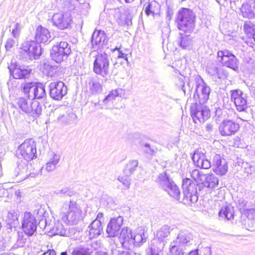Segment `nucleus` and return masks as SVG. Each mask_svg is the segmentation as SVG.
<instances>
[{"label": "nucleus", "mask_w": 255, "mask_h": 255, "mask_svg": "<svg viewBox=\"0 0 255 255\" xmlns=\"http://www.w3.org/2000/svg\"><path fill=\"white\" fill-rule=\"evenodd\" d=\"M212 162L207 158L205 153L201 150H196L192 156L194 164L203 169H209L212 167L213 171L217 175L223 176L228 171L227 162L225 158L218 154L214 153Z\"/></svg>", "instance_id": "f257e3e1"}, {"label": "nucleus", "mask_w": 255, "mask_h": 255, "mask_svg": "<svg viewBox=\"0 0 255 255\" xmlns=\"http://www.w3.org/2000/svg\"><path fill=\"white\" fill-rule=\"evenodd\" d=\"M146 238L143 230L138 229L132 233L128 227L123 228L119 237L122 247L129 250H132L134 247L140 246L145 242Z\"/></svg>", "instance_id": "f03ea898"}, {"label": "nucleus", "mask_w": 255, "mask_h": 255, "mask_svg": "<svg viewBox=\"0 0 255 255\" xmlns=\"http://www.w3.org/2000/svg\"><path fill=\"white\" fill-rule=\"evenodd\" d=\"M60 214L62 220L70 225H76L83 219L80 207L73 201H67L62 204Z\"/></svg>", "instance_id": "7ed1b4c3"}, {"label": "nucleus", "mask_w": 255, "mask_h": 255, "mask_svg": "<svg viewBox=\"0 0 255 255\" xmlns=\"http://www.w3.org/2000/svg\"><path fill=\"white\" fill-rule=\"evenodd\" d=\"M195 17V13L191 10L181 8L176 17L178 28L185 32L191 33L194 29Z\"/></svg>", "instance_id": "20e7f679"}, {"label": "nucleus", "mask_w": 255, "mask_h": 255, "mask_svg": "<svg viewBox=\"0 0 255 255\" xmlns=\"http://www.w3.org/2000/svg\"><path fill=\"white\" fill-rule=\"evenodd\" d=\"M41 54L40 46L33 40L24 41L18 50L19 58L23 61L38 59Z\"/></svg>", "instance_id": "39448f33"}, {"label": "nucleus", "mask_w": 255, "mask_h": 255, "mask_svg": "<svg viewBox=\"0 0 255 255\" xmlns=\"http://www.w3.org/2000/svg\"><path fill=\"white\" fill-rule=\"evenodd\" d=\"M160 187L172 197L180 201V192L177 186L170 179L166 172L160 173L156 180Z\"/></svg>", "instance_id": "423d86ee"}, {"label": "nucleus", "mask_w": 255, "mask_h": 255, "mask_svg": "<svg viewBox=\"0 0 255 255\" xmlns=\"http://www.w3.org/2000/svg\"><path fill=\"white\" fill-rule=\"evenodd\" d=\"M19 158H23L28 162L37 157L36 143L32 139H27L21 144L16 150Z\"/></svg>", "instance_id": "0eeeda50"}, {"label": "nucleus", "mask_w": 255, "mask_h": 255, "mask_svg": "<svg viewBox=\"0 0 255 255\" xmlns=\"http://www.w3.org/2000/svg\"><path fill=\"white\" fill-rule=\"evenodd\" d=\"M71 53V45L66 41H61L53 45L50 51V57L55 62L60 63L67 60Z\"/></svg>", "instance_id": "6e6552de"}, {"label": "nucleus", "mask_w": 255, "mask_h": 255, "mask_svg": "<svg viewBox=\"0 0 255 255\" xmlns=\"http://www.w3.org/2000/svg\"><path fill=\"white\" fill-rule=\"evenodd\" d=\"M93 71L104 78L110 74V60L107 54L103 52L96 55L93 63Z\"/></svg>", "instance_id": "1a4fd4ad"}, {"label": "nucleus", "mask_w": 255, "mask_h": 255, "mask_svg": "<svg viewBox=\"0 0 255 255\" xmlns=\"http://www.w3.org/2000/svg\"><path fill=\"white\" fill-rule=\"evenodd\" d=\"M22 91L29 99H42L46 96L45 86L40 83H25L23 85Z\"/></svg>", "instance_id": "9d476101"}, {"label": "nucleus", "mask_w": 255, "mask_h": 255, "mask_svg": "<svg viewBox=\"0 0 255 255\" xmlns=\"http://www.w3.org/2000/svg\"><path fill=\"white\" fill-rule=\"evenodd\" d=\"M194 81L196 84V92L194 94V98L200 103H206L209 98L210 88L204 82L200 76H194Z\"/></svg>", "instance_id": "9b49d317"}, {"label": "nucleus", "mask_w": 255, "mask_h": 255, "mask_svg": "<svg viewBox=\"0 0 255 255\" xmlns=\"http://www.w3.org/2000/svg\"><path fill=\"white\" fill-rule=\"evenodd\" d=\"M182 188L184 197L181 202L185 204L195 203L198 200L196 184L191 183L189 179H186L183 181Z\"/></svg>", "instance_id": "f8f14e48"}, {"label": "nucleus", "mask_w": 255, "mask_h": 255, "mask_svg": "<svg viewBox=\"0 0 255 255\" xmlns=\"http://www.w3.org/2000/svg\"><path fill=\"white\" fill-rule=\"evenodd\" d=\"M204 104L198 103L197 101H196V103L191 107V115L193 120L195 123H197V122L204 123L210 117V110L204 105Z\"/></svg>", "instance_id": "ddd939ff"}, {"label": "nucleus", "mask_w": 255, "mask_h": 255, "mask_svg": "<svg viewBox=\"0 0 255 255\" xmlns=\"http://www.w3.org/2000/svg\"><path fill=\"white\" fill-rule=\"evenodd\" d=\"M217 60L225 66L234 70L238 69L237 58L228 50L219 51L217 53Z\"/></svg>", "instance_id": "4468645a"}, {"label": "nucleus", "mask_w": 255, "mask_h": 255, "mask_svg": "<svg viewBox=\"0 0 255 255\" xmlns=\"http://www.w3.org/2000/svg\"><path fill=\"white\" fill-rule=\"evenodd\" d=\"M49 95L51 98L61 100L67 93V88L65 84L60 81H53L49 85Z\"/></svg>", "instance_id": "2eb2a0df"}, {"label": "nucleus", "mask_w": 255, "mask_h": 255, "mask_svg": "<svg viewBox=\"0 0 255 255\" xmlns=\"http://www.w3.org/2000/svg\"><path fill=\"white\" fill-rule=\"evenodd\" d=\"M36 220L34 216L30 212H25L22 222V228L24 233L28 236H32L36 232Z\"/></svg>", "instance_id": "dca6fc26"}, {"label": "nucleus", "mask_w": 255, "mask_h": 255, "mask_svg": "<svg viewBox=\"0 0 255 255\" xmlns=\"http://www.w3.org/2000/svg\"><path fill=\"white\" fill-rule=\"evenodd\" d=\"M239 125L235 122L224 120L219 127V131L222 136H230L234 134L239 129Z\"/></svg>", "instance_id": "f3484780"}, {"label": "nucleus", "mask_w": 255, "mask_h": 255, "mask_svg": "<svg viewBox=\"0 0 255 255\" xmlns=\"http://www.w3.org/2000/svg\"><path fill=\"white\" fill-rule=\"evenodd\" d=\"M231 100L235 104L237 110L242 112L247 108V101L246 95L240 90H235L231 91Z\"/></svg>", "instance_id": "a211bd4d"}, {"label": "nucleus", "mask_w": 255, "mask_h": 255, "mask_svg": "<svg viewBox=\"0 0 255 255\" xmlns=\"http://www.w3.org/2000/svg\"><path fill=\"white\" fill-rule=\"evenodd\" d=\"M124 222L122 216H119L111 219L108 223L106 229V233L108 237H115L119 234Z\"/></svg>", "instance_id": "6ab92c4d"}, {"label": "nucleus", "mask_w": 255, "mask_h": 255, "mask_svg": "<svg viewBox=\"0 0 255 255\" xmlns=\"http://www.w3.org/2000/svg\"><path fill=\"white\" fill-rule=\"evenodd\" d=\"M53 25L60 29L67 28L71 24L72 17L69 14L55 13L52 17Z\"/></svg>", "instance_id": "aec40b11"}, {"label": "nucleus", "mask_w": 255, "mask_h": 255, "mask_svg": "<svg viewBox=\"0 0 255 255\" xmlns=\"http://www.w3.org/2000/svg\"><path fill=\"white\" fill-rule=\"evenodd\" d=\"M30 174L28 170L27 163L26 162H17V165L15 168L13 177L16 182H18L26 179Z\"/></svg>", "instance_id": "412c9836"}, {"label": "nucleus", "mask_w": 255, "mask_h": 255, "mask_svg": "<svg viewBox=\"0 0 255 255\" xmlns=\"http://www.w3.org/2000/svg\"><path fill=\"white\" fill-rule=\"evenodd\" d=\"M91 42L95 49L100 48L106 45L108 42V39L105 32L95 30L92 34Z\"/></svg>", "instance_id": "4be33fe9"}, {"label": "nucleus", "mask_w": 255, "mask_h": 255, "mask_svg": "<svg viewBox=\"0 0 255 255\" xmlns=\"http://www.w3.org/2000/svg\"><path fill=\"white\" fill-rule=\"evenodd\" d=\"M193 240L192 234L186 230H181L178 234L176 239L172 242L179 246H189Z\"/></svg>", "instance_id": "5701e85b"}, {"label": "nucleus", "mask_w": 255, "mask_h": 255, "mask_svg": "<svg viewBox=\"0 0 255 255\" xmlns=\"http://www.w3.org/2000/svg\"><path fill=\"white\" fill-rule=\"evenodd\" d=\"M57 117V121L64 124H69L72 121L75 120L77 116L76 114L72 112H61L59 110H55L52 114L50 115V117L52 116Z\"/></svg>", "instance_id": "b1692460"}, {"label": "nucleus", "mask_w": 255, "mask_h": 255, "mask_svg": "<svg viewBox=\"0 0 255 255\" xmlns=\"http://www.w3.org/2000/svg\"><path fill=\"white\" fill-rule=\"evenodd\" d=\"M12 67H14V66H10L9 69L11 75H12L14 79H25L29 77L31 71V70L29 68L25 67L24 66H20L17 67L16 66L12 69Z\"/></svg>", "instance_id": "393cba45"}, {"label": "nucleus", "mask_w": 255, "mask_h": 255, "mask_svg": "<svg viewBox=\"0 0 255 255\" xmlns=\"http://www.w3.org/2000/svg\"><path fill=\"white\" fill-rule=\"evenodd\" d=\"M51 35L48 29L41 25L38 26L36 29L35 39L36 43H46L50 41Z\"/></svg>", "instance_id": "a878e982"}, {"label": "nucleus", "mask_w": 255, "mask_h": 255, "mask_svg": "<svg viewBox=\"0 0 255 255\" xmlns=\"http://www.w3.org/2000/svg\"><path fill=\"white\" fill-rule=\"evenodd\" d=\"M241 12L244 17L252 18L255 16V0H247L241 8Z\"/></svg>", "instance_id": "bb28decb"}, {"label": "nucleus", "mask_w": 255, "mask_h": 255, "mask_svg": "<svg viewBox=\"0 0 255 255\" xmlns=\"http://www.w3.org/2000/svg\"><path fill=\"white\" fill-rule=\"evenodd\" d=\"M90 238H95L100 236L103 232V227L101 222L94 220L89 226Z\"/></svg>", "instance_id": "cd10ccee"}, {"label": "nucleus", "mask_w": 255, "mask_h": 255, "mask_svg": "<svg viewBox=\"0 0 255 255\" xmlns=\"http://www.w3.org/2000/svg\"><path fill=\"white\" fill-rule=\"evenodd\" d=\"M245 32L249 39L247 43L254 44L255 42V25L253 24L251 21H245L244 25Z\"/></svg>", "instance_id": "c85d7f7f"}, {"label": "nucleus", "mask_w": 255, "mask_h": 255, "mask_svg": "<svg viewBox=\"0 0 255 255\" xmlns=\"http://www.w3.org/2000/svg\"><path fill=\"white\" fill-rule=\"evenodd\" d=\"M201 183L204 184L205 187L212 189L218 186L219 180L213 174H205Z\"/></svg>", "instance_id": "c756f323"}, {"label": "nucleus", "mask_w": 255, "mask_h": 255, "mask_svg": "<svg viewBox=\"0 0 255 255\" xmlns=\"http://www.w3.org/2000/svg\"><path fill=\"white\" fill-rule=\"evenodd\" d=\"M60 156L54 153H53L49 158L48 161L46 163L45 169L48 172L53 171L59 163Z\"/></svg>", "instance_id": "7c9ffc66"}, {"label": "nucleus", "mask_w": 255, "mask_h": 255, "mask_svg": "<svg viewBox=\"0 0 255 255\" xmlns=\"http://www.w3.org/2000/svg\"><path fill=\"white\" fill-rule=\"evenodd\" d=\"M207 71L214 81H216L218 79H221L222 77L221 71L216 64H212L208 66L207 68Z\"/></svg>", "instance_id": "2f4dec72"}, {"label": "nucleus", "mask_w": 255, "mask_h": 255, "mask_svg": "<svg viewBox=\"0 0 255 255\" xmlns=\"http://www.w3.org/2000/svg\"><path fill=\"white\" fill-rule=\"evenodd\" d=\"M234 208L231 206H227L222 208L219 215L220 218H222L227 220H231L234 217Z\"/></svg>", "instance_id": "473e14b6"}, {"label": "nucleus", "mask_w": 255, "mask_h": 255, "mask_svg": "<svg viewBox=\"0 0 255 255\" xmlns=\"http://www.w3.org/2000/svg\"><path fill=\"white\" fill-rule=\"evenodd\" d=\"M51 232L55 235H59L61 236H67L69 233L64 228L62 224L59 221H57L54 224V226L51 230Z\"/></svg>", "instance_id": "72a5a7b5"}, {"label": "nucleus", "mask_w": 255, "mask_h": 255, "mask_svg": "<svg viewBox=\"0 0 255 255\" xmlns=\"http://www.w3.org/2000/svg\"><path fill=\"white\" fill-rule=\"evenodd\" d=\"M18 217L14 211H10L7 213L6 221L9 228H15L18 224Z\"/></svg>", "instance_id": "f704fd0d"}, {"label": "nucleus", "mask_w": 255, "mask_h": 255, "mask_svg": "<svg viewBox=\"0 0 255 255\" xmlns=\"http://www.w3.org/2000/svg\"><path fill=\"white\" fill-rule=\"evenodd\" d=\"M88 87L91 93L94 95L98 94L102 91V86L96 80L91 79L88 83Z\"/></svg>", "instance_id": "c9c22d12"}, {"label": "nucleus", "mask_w": 255, "mask_h": 255, "mask_svg": "<svg viewBox=\"0 0 255 255\" xmlns=\"http://www.w3.org/2000/svg\"><path fill=\"white\" fill-rule=\"evenodd\" d=\"M31 101L21 97L16 99V104L18 107L24 113L28 114L31 111L30 108Z\"/></svg>", "instance_id": "e433bc0d"}, {"label": "nucleus", "mask_w": 255, "mask_h": 255, "mask_svg": "<svg viewBox=\"0 0 255 255\" xmlns=\"http://www.w3.org/2000/svg\"><path fill=\"white\" fill-rule=\"evenodd\" d=\"M77 0H66L62 4V11L64 14H69L70 15V12L74 10L75 8V1Z\"/></svg>", "instance_id": "4c0bfd02"}, {"label": "nucleus", "mask_w": 255, "mask_h": 255, "mask_svg": "<svg viewBox=\"0 0 255 255\" xmlns=\"http://www.w3.org/2000/svg\"><path fill=\"white\" fill-rule=\"evenodd\" d=\"M122 92L123 90L121 89H118L112 91L109 93V94L104 99L103 103L106 105L109 104L110 103L113 102V101L115 100L116 97L118 96H121Z\"/></svg>", "instance_id": "58836bf2"}, {"label": "nucleus", "mask_w": 255, "mask_h": 255, "mask_svg": "<svg viewBox=\"0 0 255 255\" xmlns=\"http://www.w3.org/2000/svg\"><path fill=\"white\" fill-rule=\"evenodd\" d=\"M138 166V161L136 160H132L128 161L124 170V172L127 176L132 174Z\"/></svg>", "instance_id": "ea45409f"}, {"label": "nucleus", "mask_w": 255, "mask_h": 255, "mask_svg": "<svg viewBox=\"0 0 255 255\" xmlns=\"http://www.w3.org/2000/svg\"><path fill=\"white\" fill-rule=\"evenodd\" d=\"M171 229L170 227L168 225L162 226L157 232V237L161 240L167 238L170 235Z\"/></svg>", "instance_id": "a19ab883"}, {"label": "nucleus", "mask_w": 255, "mask_h": 255, "mask_svg": "<svg viewBox=\"0 0 255 255\" xmlns=\"http://www.w3.org/2000/svg\"><path fill=\"white\" fill-rule=\"evenodd\" d=\"M30 108L31 111H30L28 114H31L32 116L34 115H39L42 111L41 107L40 106L39 103L36 101L31 102Z\"/></svg>", "instance_id": "79ce46f5"}, {"label": "nucleus", "mask_w": 255, "mask_h": 255, "mask_svg": "<svg viewBox=\"0 0 255 255\" xmlns=\"http://www.w3.org/2000/svg\"><path fill=\"white\" fill-rule=\"evenodd\" d=\"M181 246H179L171 242L169 246V255H184L183 250L180 248Z\"/></svg>", "instance_id": "37998d69"}, {"label": "nucleus", "mask_w": 255, "mask_h": 255, "mask_svg": "<svg viewBox=\"0 0 255 255\" xmlns=\"http://www.w3.org/2000/svg\"><path fill=\"white\" fill-rule=\"evenodd\" d=\"M180 36V40L179 41L180 46L183 49H186L190 47L191 45V38L186 35H183L181 34Z\"/></svg>", "instance_id": "c03bdc74"}, {"label": "nucleus", "mask_w": 255, "mask_h": 255, "mask_svg": "<svg viewBox=\"0 0 255 255\" xmlns=\"http://www.w3.org/2000/svg\"><path fill=\"white\" fill-rule=\"evenodd\" d=\"M237 203L238 208L243 211H246L251 206L248 200L244 198H239Z\"/></svg>", "instance_id": "a18cd8bd"}, {"label": "nucleus", "mask_w": 255, "mask_h": 255, "mask_svg": "<svg viewBox=\"0 0 255 255\" xmlns=\"http://www.w3.org/2000/svg\"><path fill=\"white\" fill-rule=\"evenodd\" d=\"M190 175L197 183H201L203 181L205 174L200 172L198 169H195L191 172Z\"/></svg>", "instance_id": "49530a36"}, {"label": "nucleus", "mask_w": 255, "mask_h": 255, "mask_svg": "<svg viewBox=\"0 0 255 255\" xmlns=\"http://www.w3.org/2000/svg\"><path fill=\"white\" fill-rule=\"evenodd\" d=\"M22 29V26L19 23H16L13 25L12 30H11V36L13 38L16 40H18L20 33L21 30Z\"/></svg>", "instance_id": "de8ad7c7"}, {"label": "nucleus", "mask_w": 255, "mask_h": 255, "mask_svg": "<svg viewBox=\"0 0 255 255\" xmlns=\"http://www.w3.org/2000/svg\"><path fill=\"white\" fill-rule=\"evenodd\" d=\"M18 42V40L8 38L5 42V48L6 51H11L16 43Z\"/></svg>", "instance_id": "09e8293b"}, {"label": "nucleus", "mask_w": 255, "mask_h": 255, "mask_svg": "<svg viewBox=\"0 0 255 255\" xmlns=\"http://www.w3.org/2000/svg\"><path fill=\"white\" fill-rule=\"evenodd\" d=\"M129 176H119L118 180L121 182L127 189H128L130 185V180L128 177Z\"/></svg>", "instance_id": "8fccbe9b"}, {"label": "nucleus", "mask_w": 255, "mask_h": 255, "mask_svg": "<svg viewBox=\"0 0 255 255\" xmlns=\"http://www.w3.org/2000/svg\"><path fill=\"white\" fill-rule=\"evenodd\" d=\"M155 4H156L155 1L148 2L146 6L145 4H144L145 13L147 15H149L150 13H154L153 6H155Z\"/></svg>", "instance_id": "3c124183"}, {"label": "nucleus", "mask_w": 255, "mask_h": 255, "mask_svg": "<svg viewBox=\"0 0 255 255\" xmlns=\"http://www.w3.org/2000/svg\"><path fill=\"white\" fill-rule=\"evenodd\" d=\"M143 151L149 155H153L156 153V150L153 147H151L149 144L145 143L142 147Z\"/></svg>", "instance_id": "603ef678"}, {"label": "nucleus", "mask_w": 255, "mask_h": 255, "mask_svg": "<svg viewBox=\"0 0 255 255\" xmlns=\"http://www.w3.org/2000/svg\"><path fill=\"white\" fill-rule=\"evenodd\" d=\"M120 49V48L116 47L115 49H112V51L115 52V54L117 56L118 58H122L126 61H128L127 55L123 53Z\"/></svg>", "instance_id": "864d4df0"}, {"label": "nucleus", "mask_w": 255, "mask_h": 255, "mask_svg": "<svg viewBox=\"0 0 255 255\" xmlns=\"http://www.w3.org/2000/svg\"><path fill=\"white\" fill-rule=\"evenodd\" d=\"M129 10L128 9V11L126 12V16L125 17V20L122 24H125L127 26H130L132 24V15L131 13L129 12Z\"/></svg>", "instance_id": "5fc2aeb1"}, {"label": "nucleus", "mask_w": 255, "mask_h": 255, "mask_svg": "<svg viewBox=\"0 0 255 255\" xmlns=\"http://www.w3.org/2000/svg\"><path fill=\"white\" fill-rule=\"evenodd\" d=\"M72 255H90L88 251L83 248H77L72 253Z\"/></svg>", "instance_id": "6e6d98bb"}, {"label": "nucleus", "mask_w": 255, "mask_h": 255, "mask_svg": "<svg viewBox=\"0 0 255 255\" xmlns=\"http://www.w3.org/2000/svg\"><path fill=\"white\" fill-rule=\"evenodd\" d=\"M247 217L250 220H255V209H249L247 211Z\"/></svg>", "instance_id": "4d7b16f0"}, {"label": "nucleus", "mask_w": 255, "mask_h": 255, "mask_svg": "<svg viewBox=\"0 0 255 255\" xmlns=\"http://www.w3.org/2000/svg\"><path fill=\"white\" fill-rule=\"evenodd\" d=\"M8 250V246L5 240L2 239L0 240V252Z\"/></svg>", "instance_id": "13d9d810"}, {"label": "nucleus", "mask_w": 255, "mask_h": 255, "mask_svg": "<svg viewBox=\"0 0 255 255\" xmlns=\"http://www.w3.org/2000/svg\"><path fill=\"white\" fill-rule=\"evenodd\" d=\"M214 130L213 125L211 124H207L204 128V131L207 132V133H211Z\"/></svg>", "instance_id": "bf43d9fd"}, {"label": "nucleus", "mask_w": 255, "mask_h": 255, "mask_svg": "<svg viewBox=\"0 0 255 255\" xmlns=\"http://www.w3.org/2000/svg\"><path fill=\"white\" fill-rule=\"evenodd\" d=\"M103 219V214L102 213H99L94 220H98L99 222H102V220Z\"/></svg>", "instance_id": "052dcab7"}, {"label": "nucleus", "mask_w": 255, "mask_h": 255, "mask_svg": "<svg viewBox=\"0 0 255 255\" xmlns=\"http://www.w3.org/2000/svg\"><path fill=\"white\" fill-rule=\"evenodd\" d=\"M42 255H56V252L53 250H49L47 252L42 254Z\"/></svg>", "instance_id": "680f3d73"}, {"label": "nucleus", "mask_w": 255, "mask_h": 255, "mask_svg": "<svg viewBox=\"0 0 255 255\" xmlns=\"http://www.w3.org/2000/svg\"><path fill=\"white\" fill-rule=\"evenodd\" d=\"M205 255H211V250L210 248L207 247L205 249Z\"/></svg>", "instance_id": "e2e57ef3"}, {"label": "nucleus", "mask_w": 255, "mask_h": 255, "mask_svg": "<svg viewBox=\"0 0 255 255\" xmlns=\"http://www.w3.org/2000/svg\"><path fill=\"white\" fill-rule=\"evenodd\" d=\"M150 255H159L158 253H156L155 250H153L152 248H151V254Z\"/></svg>", "instance_id": "0e129e2a"}, {"label": "nucleus", "mask_w": 255, "mask_h": 255, "mask_svg": "<svg viewBox=\"0 0 255 255\" xmlns=\"http://www.w3.org/2000/svg\"><path fill=\"white\" fill-rule=\"evenodd\" d=\"M119 255H131V254L127 252H123L122 253H120Z\"/></svg>", "instance_id": "69168bd1"}, {"label": "nucleus", "mask_w": 255, "mask_h": 255, "mask_svg": "<svg viewBox=\"0 0 255 255\" xmlns=\"http://www.w3.org/2000/svg\"><path fill=\"white\" fill-rule=\"evenodd\" d=\"M0 255H15V254H14L13 253H2V254H0Z\"/></svg>", "instance_id": "338daca9"}, {"label": "nucleus", "mask_w": 255, "mask_h": 255, "mask_svg": "<svg viewBox=\"0 0 255 255\" xmlns=\"http://www.w3.org/2000/svg\"><path fill=\"white\" fill-rule=\"evenodd\" d=\"M98 255H109L106 252H100L98 254Z\"/></svg>", "instance_id": "774afa93"}]
</instances>
